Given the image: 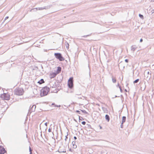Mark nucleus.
Wrapping results in <instances>:
<instances>
[{
	"instance_id": "15",
	"label": "nucleus",
	"mask_w": 154,
	"mask_h": 154,
	"mask_svg": "<svg viewBox=\"0 0 154 154\" xmlns=\"http://www.w3.org/2000/svg\"><path fill=\"white\" fill-rule=\"evenodd\" d=\"M44 82H45L43 79H41L40 80L38 81V83L39 84H42Z\"/></svg>"
},
{
	"instance_id": "54",
	"label": "nucleus",
	"mask_w": 154,
	"mask_h": 154,
	"mask_svg": "<svg viewBox=\"0 0 154 154\" xmlns=\"http://www.w3.org/2000/svg\"><path fill=\"white\" fill-rule=\"evenodd\" d=\"M151 12H152V13H153V11H151Z\"/></svg>"
},
{
	"instance_id": "5",
	"label": "nucleus",
	"mask_w": 154,
	"mask_h": 154,
	"mask_svg": "<svg viewBox=\"0 0 154 154\" xmlns=\"http://www.w3.org/2000/svg\"><path fill=\"white\" fill-rule=\"evenodd\" d=\"M10 95L8 94L5 93L3 95L4 100H9L10 99Z\"/></svg>"
},
{
	"instance_id": "32",
	"label": "nucleus",
	"mask_w": 154,
	"mask_h": 154,
	"mask_svg": "<svg viewBox=\"0 0 154 154\" xmlns=\"http://www.w3.org/2000/svg\"><path fill=\"white\" fill-rule=\"evenodd\" d=\"M86 123L85 121H83L82 122V124L83 125H85Z\"/></svg>"
},
{
	"instance_id": "18",
	"label": "nucleus",
	"mask_w": 154,
	"mask_h": 154,
	"mask_svg": "<svg viewBox=\"0 0 154 154\" xmlns=\"http://www.w3.org/2000/svg\"><path fill=\"white\" fill-rule=\"evenodd\" d=\"M102 109L104 113H107L108 110L106 108L104 107H102Z\"/></svg>"
},
{
	"instance_id": "24",
	"label": "nucleus",
	"mask_w": 154,
	"mask_h": 154,
	"mask_svg": "<svg viewBox=\"0 0 154 154\" xmlns=\"http://www.w3.org/2000/svg\"><path fill=\"white\" fill-rule=\"evenodd\" d=\"M139 81V79H136V80H135V81H134L133 82V83L134 84H135V83H137Z\"/></svg>"
},
{
	"instance_id": "25",
	"label": "nucleus",
	"mask_w": 154,
	"mask_h": 154,
	"mask_svg": "<svg viewBox=\"0 0 154 154\" xmlns=\"http://www.w3.org/2000/svg\"><path fill=\"white\" fill-rule=\"evenodd\" d=\"M84 120V119L80 116H79V121L80 122V121H82Z\"/></svg>"
},
{
	"instance_id": "57",
	"label": "nucleus",
	"mask_w": 154,
	"mask_h": 154,
	"mask_svg": "<svg viewBox=\"0 0 154 154\" xmlns=\"http://www.w3.org/2000/svg\"><path fill=\"white\" fill-rule=\"evenodd\" d=\"M98 109H99V110H100V109L99 108Z\"/></svg>"
},
{
	"instance_id": "6",
	"label": "nucleus",
	"mask_w": 154,
	"mask_h": 154,
	"mask_svg": "<svg viewBox=\"0 0 154 154\" xmlns=\"http://www.w3.org/2000/svg\"><path fill=\"white\" fill-rule=\"evenodd\" d=\"M5 152H6V151L4 147L0 146V154H4Z\"/></svg>"
},
{
	"instance_id": "33",
	"label": "nucleus",
	"mask_w": 154,
	"mask_h": 154,
	"mask_svg": "<svg viewBox=\"0 0 154 154\" xmlns=\"http://www.w3.org/2000/svg\"><path fill=\"white\" fill-rule=\"evenodd\" d=\"M76 112L77 113H79V114H81L80 111H79L78 110H76Z\"/></svg>"
},
{
	"instance_id": "45",
	"label": "nucleus",
	"mask_w": 154,
	"mask_h": 154,
	"mask_svg": "<svg viewBox=\"0 0 154 154\" xmlns=\"http://www.w3.org/2000/svg\"><path fill=\"white\" fill-rule=\"evenodd\" d=\"M96 105L98 106H100V104L98 103L96 104Z\"/></svg>"
},
{
	"instance_id": "52",
	"label": "nucleus",
	"mask_w": 154,
	"mask_h": 154,
	"mask_svg": "<svg viewBox=\"0 0 154 154\" xmlns=\"http://www.w3.org/2000/svg\"><path fill=\"white\" fill-rule=\"evenodd\" d=\"M151 2H154V0H151Z\"/></svg>"
},
{
	"instance_id": "17",
	"label": "nucleus",
	"mask_w": 154,
	"mask_h": 154,
	"mask_svg": "<svg viewBox=\"0 0 154 154\" xmlns=\"http://www.w3.org/2000/svg\"><path fill=\"white\" fill-rule=\"evenodd\" d=\"M73 78L72 77H70L69 78V79L68 80V82L70 83V82H71H71L73 83Z\"/></svg>"
},
{
	"instance_id": "21",
	"label": "nucleus",
	"mask_w": 154,
	"mask_h": 154,
	"mask_svg": "<svg viewBox=\"0 0 154 154\" xmlns=\"http://www.w3.org/2000/svg\"><path fill=\"white\" fill-rule=\"evenodd\" d=\"M112 80L113 83H115L116 81V79L114 78L113 76H112Z\"/></svg>"
},
{
	"instance_id": "28",
	"label": "nucleus",
	"mask_w": 154,
	"mask_h": 154,
	"mask_svg": "<svg viewBox=\"0 0 154 154\" xmlns=\"http://www.w3.org/2000/svg\"><path fill=\"white\" fill-rule=\"evenodd\" d=\"M75 141H73L72 142V146L75 145Z\"/></svg>"
},
{
	"instance_id": "14",
	"label": "nucleus",
	"mask_w": 154,
	"mask_h": 154,
	"mask_svg": "<svg viewBox=\"0 0 154 154\" xmlns=\"http://www.w3.org/2000/svg\"><path fill=\"white\" fill-rule=\"evenodd\" d=\"M147 73L148 75V76H147L146 78L147 79H149L151 77V74L150 73V72L149 71H148L147 72Z\"/></svg>"
},
{
	"instance_id": "27",
	"label": "nucleus",
	"mask_w": 154,
	"mask_h": 154,
	"mask_svg": "<svg viewBox=\"0 0 154 154\" xmlns=\"http://www.w3.org/2000/svg\"><path fill=\"white\" fill-rule=\"evenodd\" d=\"M68 134H67V135L65 136V141L66 142V141L67 139H68Z\"/></svg>"
},
{
	"instance_id": "7",
	"label": "nucleus",
	"mask_w": 154,
	"mask_h": 154,
	"mask_svg": "<svg viewBox=\"0 0 154 154\" xmlns=\"http://www.w3.org/2000/svg\"><path fill=\"white\" fill-rule=\"evenodd\" d=\"M57 75V73L56 72L51 73L50 74V79H52L54 78Z\"/></svg>"
},
{
	"instance_id": "13",
	"label": "nucleus",
	"mask_w": 154,
	"mask_h": 154,
	"mask_svg": "<svg viewBox=\"0 0 154 154\" xmlns=\"http://www.w3.org/2000/svg\"><path fill=\"white\" fill-rule=\"evenodd\" d=\"M105 117L106 120L108 122H109L110 120V118L109 116L108 115L106 114L105 115Z\"/></svg>"
},
{
	"instance_id": "49",
	"label": "nucleus",
	"mask_w": 154,
	"mask_h": 154,
	"mask_svg": "<svg viewBox=\"0 0 154 154\" xmlns=\"http://www.w3.org/2000/svg\"><path fill=\"white\" fill-rule=\"evenodd\" d=\"M118 97L116 95H115V97Z\"/></svg>"
},
{
	"instance_id": "16",
	"label": "nucleus",
	"mask_w": 154,
	"mask_h": 154,
	"mask_svg": "<svg viewBox=\"0 0 154 154\" xmlns=\"http://www.w3.org/2000/svg\"><path fill=\"white\" fill-rule=\"evenodd\" d=\"M126 119V117L125 116H123L122 117V123H124L125 122Z\"/></svg>"
},
{
	"instance_id": "42",
	"label": "nucleus",
	"mask_w": 154,
	"mask_h": 154,
	"mask_svg": "<svg viewBox=\"0 0 154 154\" xmlns=\"http://www.w3.org/2000/svg\"><path fill=\"white\" fill-rule=\"evenodd\" d=\"M74 139L75 140H76V139H77V137H75V136H74Z\"/></svg>"
},
{
	"instance_id": "38",
	"label": "nucleus",
	"mask_w": 154,
	"mask_h": 154,
	"mask_svg": "<svg viewBox=\"0 0 154 154\" xmlns=\"http://www.w3.org/2000/svg\"><path fill=\"white\" fill-rule=\"evenodd\" d=\"M8 16H7V17H6L5 19V20H6L7 19H8Z\"/></svg>"
},
{
	"instance_id": "29",
	"label": "nucleus",
	"mask_w": 154,
	"mask_h": 154,
	"mask_svg": "<svg viewBox=\"0 0 154 154\" xmlns=\"http://www.w3.org/2000/svg\"><path fill=\"white\" fill-rule=\"evenodd\" d=\"M59 89H55L54 90V92L57 93L58 92V91H59Z\"/></svg>"
},
{
	"instance_id": "41",
	"label": "nucleus",
	"mask_w": 154,
	"mask_h": 154,
	"mask_svg": "<svg viewBox=\"0 0 154 154\" xmlns=\"http://www.w3.org/2000/svg\"><path fill=\"white\" fill-rule=\"evenodd\" d=\"M143 39L142 38H141L140 39V42H143Z\"/></svg>"
},
{
	"instance_id": "12",
	"label": "nucleus",
	"mask_w": 154,
	"mask_h": 154,
	"mask_svg": "<svg viewBox=\"0 0 154 154\" xmlns=\"http://www.w3.org/2000/svg\"><path fill=\"white\" fill-rule=\"evenodd\" d=\"M59 86H60V84L58 82H57V84H56V83L55 82L54 85H53V86H51V87L52 88H55L56 87H59Z\"/></svg>"
},
{
	"instance_id": "40",
	"label": "nucleus",
	"mask_w": 154,
	"mask_h": 154,
	"mask_svg": "<svg viewBox=\"0 0 154 154\" xmlns=\"http://www.w3.org/2000/svg\"><path fill=\"white\" fill-rule=\"evenodd\" d=\"M118 85H119V87L120 89H121V87L120 86L119 83L118 84Z\"/></svg>"
},
{
	"instance_id": "37",
	"label": "nucleus",
	"mask_w": 154,
	"mask_h": 154,
	"mask_svg": "<svg viewBox=\"0 0 154 154\" xmlns=\"http://www.w3.org/2000/svg\"><path fill=\"white\" fill-rule=\"evenodd\" d=\"M51 129L50 128H49V129L48 130V131L49 132H51Z\"/></svg>"
},
{
	"instance_id": "19",
	"label": "nucleus",
	"mask_w": 154,
	"mask_h": 154,
	"mask_svg": "<svg viewBox=\"0 0 154 154\" xmlns=\"http://www.w3.org/2000/svg\"><path fill=\"white\" fill-rule=\"evenodd\" d=\"M36 108V106L35 105H33L31 109V111L32 112L34 111Z\"/></svg>"
},
{
	"instance_id": "43",
	"label": "nucleus",
	"mask_w": 154,
	"mask_h": 154,
	"mask_svg": "<svg viewBox=\"0 0 154 154\" xmlns=\"http://www.w3.org/2000/svg\"><path fill=\"white\" fill-rule=\"evenodd\" d=\"M47 124H48L47 122H45V125L46 126H47Z\"/></svg>"
},
{
	"instance_id": "51",
	"label": "nucleus",
	"mask_w": 154,
	"mask_h": 154,
	"mask_svg": "<svg viewBox=\"0 0 154 154\" xmlns=\"http://www.w3.org/2000/svg\"><path fill=\"white\" fill-rule=\"evenodd\" d=\"M29 154H32V152H30Z\"/></svg>"
},
{
	"instance_id": "35",
	"label": "nucleus",
	"mask_w": 154,
	"mask_h": 154,
	"mask_svg": "<svg viewBox=\"0 0 154 154\" xmlns=\"http://www.w3.org/2000/svg\"><path fill=\"white\" fill-rule=\"evenodd\" d=\"M91 35V34H90L88 35H84V36H83V37H87V36H90Z\"/></svg>"
},
{
	"instance_id": "46",
	"label": "nucleus",
	"mask_w": 154,
	"mask_h": 154,
	"mask_svg": "<svg viewBox=\"0 0 154 154\" xmlns=\"http://www.w3.org/2000/svg\"><path fill=\"white\" fill-rule=\"evenodd\" d=\"M69 151H71V152H72V149H69Z\"/></svg>"
},
{
	"instance_id": "26",
	"label": "nucleus",
	"mask_w": 154,
	"mask_h": 154,
	"mask_svg": "<svg viewBox=\"0 0 154 154\" xmlns=\"http://www.w3.org/2000/svg\"><path fill=\"white\" fill-rule=\"evenodd\" d=\"M139 17L142 19H143L144 18V17L143 15L142 14H139Z\"/></svg>"
},
{
	"instance_id": "50",
	"label": "nucleus",
	"mask_w": 154,
	"mask_h": 154,
	"mask_svg": "<svg viewBox=\"0 0 154 154\" xmlns=\"http://www.w3.org/2000/svg\"><path fill=\"white\" fill-rule=\"evenodd\" d=\"M125 91L126 92H127V90H126V89H125Z\"/></svg>"
},
{
	"instance_id": "9",
	"label": "nucleus",
	"mask_w": 154,
	"mask_h": 154,
	"mask_svg": "<svg viewBox=\"0 0 154 154\" xmlns=\"http://www.w3.org/2000/svg\"><path fill=\"white\" fill-rule=\"evenodd\" d=\"M68 85L69 87L70 88L72 89V88L73 86V83L71 82V83H69L68 82Z\"/></svg>"
},
{
	"instance_id": "4",
	"label": "nucleus",
	"mask_w": 154,
	"mask_h": 154,
	"mask_svg": "<svg viewBox=\"0 0 154 154\" xmlns=\"http://www.w3.org/2000/svg\"><path fill=\"white\" fill-rule=\"evenodd\" d=\"M54 55L55 57L60 61H63L65 60L64 58L63 57L62 54L60 53H55Z\"/></svg>"
},
{
	"instance_id": "47",
	"label": "nucleus",
	"mask_w": 154,
	"mask_h": 154,
	"mask_svg": "<svg viewBox=\"0 0 154 154\" xmlns=\"http://www.w3.org/2000/svg\"><path fill=\"white\" fill-rule=\"evenodd\" d=\"M99 127H100V129H102V127L101 126L99 125Z\"/></svg>"
},
{
	"instance_id": "44",
	"label": "nucleus",
	"mask_w": 154,
	"mask_h": 154,
	"mask_svg": "<svg viewBox=\"0 0 154 154\" xmlns=\"http://www.w3.org/2000/svg\"><path fill=\"white\" fill-rule=\"evenodd\" d=\"M120 89V92H121V93H122L123 92V91L122 90V88L121 89Z\"/></svg>"
},
{
	"instance_id": "1",
	"label": "nucleus",
	"mask_w": 154,
	"mask_h": 154,
	"mask_svg": "<svg viewBox=\"0 0 154 154\" xmlns=\"http://www.w3.org/2000/svg\"><path fill=\"white\" fill-rule=\"evenodd\" d=\"M49 91L50 89L47 86L44 87L41 90L40 95L41 97L46 95Z\"/></svg>"
},
{
	"instance_id": "22",
	"label": "nucleus",
	"mask_w": 154,
	"mask_h": 154,
	"mask_svg": "<svg viewBox=\"0 0 154 154\" xmlns=\"http://www.w3.org/2000/svg\"><path fill=\"white\" fill-rule=\"evenodd\" d=\"M37 10H38V8H34L31 9L30 10V11H36Z\"/></svg>"
},
{
	"instance_id": "30",
	"label": "nucleus",
	"mask_w": 154,
	"mask_h": 154,
	"mask_svg": "<svg viewBox=\"0 0 154 154\" xmlns=\"http://www.w3.org/2000/svg\"><path fill=\"white\" fill-rule=\"evenodd\" d=\"M123 123H121V125H120V127L121 128H123Z\"/></svg>"
},
{
	"instance_id": "34",
	"label": "nucleus",
	"mask_w": 154,
	"mask_h": 154,
	"mask_svg": "<svg viewBox=\"0 0 154 154\" xmlns=\"http://www.w3.org/2000/svg\"><path fill=\"white\" fill-rule=\"evenodd\" d=\"M32 149H31V148L30 147V146L29 147V152H32Z\"/></svg>"
},
{
	"instance_id": "58",
	"label": "nucleus",
	"mask_w": 154,
	"mask_h": 154,
	"mask_svg": "<svg viewBox=\"0 0 154 154\" xmlns=\"http://www.w3.org/2000/svg\"><path fill=\"white\" fill-rule=\"evenodd\" d=\"M57 106V107H58V106Z\"/></svg>"
},
{
	"instance_id": "23",
	"label": "nucleus",
	"mask_w": 154,
	"mask_h": 154,
	"mask_svg": "<svg viewBox=\"0 0 154 154\" xmlns=\"http://www.w3.org/2000/svg\"><path fill=\"white\" fill-rule=\"evenodd\" d=\"M81 111L84 113L88 114V113L85 110H81Z\"/></svg>"
},
{
	"instance_id": "31",
	"label": "nucleus",
	"mask_w": 154,
	"mask_h": 154,
	"mask_svg": "<svg viewBox=\"0 0 154 154\" xmlns=\"http://www.w3.org/2000/svg\"><path fill=\"white\" fill-rule=\"evenodd\" d=\"M72 147L74 149H76L77 148V146L76 145H74L72 146Z\"/></svg>"
},
{
	"instance_id": "56",
	"label": "nucleus",
	"mask_w": 154,
	"mask_h": 154,
	"mask_svg": "<svg viewBox=\"0 0 154 154\" xmlns=\"http://www.w3.org/2000/svg\"><path fill=\"white\" fill-rule=\"evenodd\" d=\"M151 12H152V13H153V11H151Z\"/></svg>"
},
{
	"instance_id": "8",
	"label": "nucleus",
	"mask_w": 154,
	"mask_h": 154,
	"mask_svg": "<svg viewBox=\"0 0 154 154\" xmlns=\"http://www.w3.org/2000/svg\"><path fill=\"white\" fill-rule=\"evenodd\" d=\"M50 8V6H45L43 8H38V10H42L44 9H49Z\"/></svg>"
},
{
	"instance_id": "39",
	"label": "nucleus",
	"mask_w": 154,
	"mask_h": 154,
	"mask_svg": "<svg viewBox=\"0 0 154 154\" xmlns=\"http://www.w3.org/2000/svg\"><path fill=\"white\" fill-rule=\"evenodd\" d=\"M91 125H88V128H91Z\"/></svg>"
},
{
	"instance_id": "36",
	"label": "nucleus",
	"mask_w": 154,
	"mask_h": 154,
	"mask_svg": "<svg viewBox=\"0 0 154 154\" xmlns=\"http://www.w3.org/2000/svg\"><path fill=\"white\" fill-rule=\"evenodd\" d=\"M128 59H126L125 60V61L126 62V63H128Z\"/></svg>"
},
{
	"instance_id": "10",
	"label": "nucleus",
	"mask_w": 154,
	"mask_h": 154,
	"mask_svg": "<svg viewBox=\"0 0 154 154\" xmlns=\"http://www.w3.org/2000/svg\"><path fill=\"white\" fill-rule=\"evenodd\" d=\"M137 48V47L136 45H132L131 47V50L134 52Z\"/></svg>"
},
{
	"instance_id": "48",
	"label": "nucleus",
	"mask_w": 154,
	"mask_h": 154,
	"mask_svg": "<svg viewBox=\"0 0 154 154\" xmlns=\"http://www.w3.org/2000/svg\"><path fill=\"white\" fill-rule=\"evenodd\" d=\"M74 121H75V122H77V121L76 120V119H74Z\"/></svg>"
},
{
	"instance_id": "11",
	"label": "nucleus",
	"mask_w": 154,
	"mask_h": 154,
	"mask_svg": "<svg viewBox=\"0 0 154 154\" xmlns=\"http://www.w3.org/2000/svg\"><path fill=\"white\" fill-rule=\"evenodd\" d=\"M61 68L60 66H58L57 67V71L56 72L57 74H59L61 72Z\"/></svg>"
},
{
	"instance_id": "55",
	"label": "nucleus",
	"mask_w": 154,
	"mask_h": 154,
	"mask_svg": "<svg viewBox=\"0 0 154 154\" xmlns=\"http://www.w3.org/2000/svg\"><path fill=\"white\" fill-rule=\"evenodd\" d=\"M151 12H152V13H153V11H151Z\"/></svg>"
},
{
	"instance_id": "2",
	"label": "nucleus",
	"mask_w": 154,
	"mask_h": 154,
	"mask_svg": "<svg viewBox=\"0 0 154 154\" xmlns=\"http://www.w3.org/2000/svg\"><path fill=\"white\" fill-rule=\"evenodd\" d=\"M69 142H66L65 143V144L63 145L62 144L61 146H60L58 150V152L60 153L65 152H66V148L67 147V146L68 145Z\"/></svg>"
},
{
	"instance_id": "3",
	"label": "nucleus",
	"mask_w": 154,
	"mask_h": 154,
	"mask_svg": "<svg viewBox=\"0 0 154 154\" xmlns=\"http://www.w3.org/2000/svg\"><path fill=\"white\" fill-rule=\"evenodd\" d=\"M24 92L23 89L21 88H17L14 91V94L19 96L22 95Z\"/></svg>"
},
{
	"instance_id": "20",
	"label": "nucleus",
	"mask_w": 154,
	"mask_h": 154,
	"mask_svg": "<svg viewBox=\"0 0 154 154\" xmlns=\"http://www.w3.org/2000/svg\"><path fill=\"white\" fill-rule=\"evenodd\" d=\"M65 45V46H66V48L67 49H68L69 48V43L67 42H66Z\"/></svg>"
},
{
	"instance_id": "53",
	"label": "nucleus",
	"mask_w": 154,
	"mask_h": 154,
	"mask_svg": "<svg viewBox=\"0 0 154 154\" xmlns=\"http://www.w3.org/2000/svg\"><path fill=\"white\" fill-rule=\"evenodd\" d=\"M54 104H55L54 103H52V105H54Z\"/></svg>"
}]
</instances>
